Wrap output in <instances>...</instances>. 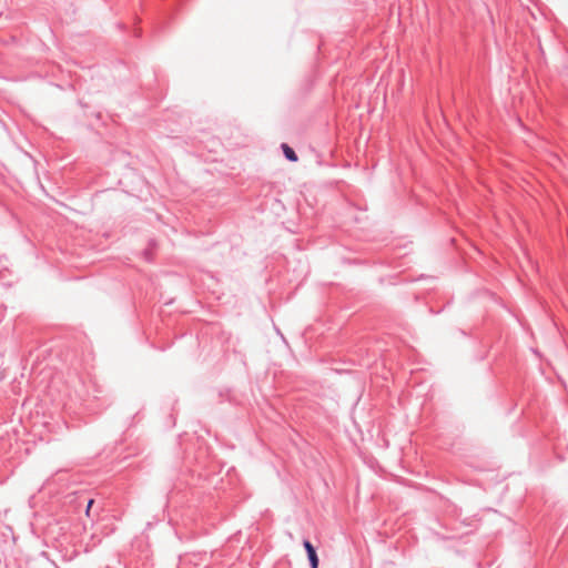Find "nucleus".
Returning a JSON list of instances; mask_svg holds the SVG:
<instances>
[{
  "label": "nucleus",
  "instance_id": "1",
  "mask_svg": "<svg viewBox=\"0 0 568 568\" xmlns=\"http://www.w3.org/2000/svg\"><path fill=\"white\" fill-rule=\"evenodd\" d=\"M303 545H304V548H305V550L307 552L311 567L312 568H318V557L316 555L315 548L313 547V545L308 540H305L303 542Z\"/></svg>",
  "mask_w": 568,
  "mask_h": 568
},
{
  "label": "nucleus",
  "instance_id": "3",
  "mask_svg": "<svg viewBox=\"0 0 568 568\" xmlns=\"http://www.w3.org/2000/svg\"><path fill=\"white\" fill-rule=\"evenodd\" d=\"M93 504H94V500H93V499H90V500L88 501V506H87V509H85V515H87V516H90V510H91V507H92V505H93Z\"/></svg>",
  "mask_w": 568,
  "mask_h": 568
},
{
  "label": "nucleus",
  "instance_id": "2",
  "mask_svg": "<svg viewBox=\"0 0 568 568\" xmlns=\"http://www.w3.org/2000/svg\"><path fill=\"white\" fill-rule=\"evenodd\" d=\"M282 150H283V153L285 155V158L291 161V162H296L297 161V155L295 153V151L288 146L286 143H283L281 145Z\"/></svg>",
  "mask_w": 568,
  "mask_h": 568
}]
</instances>
